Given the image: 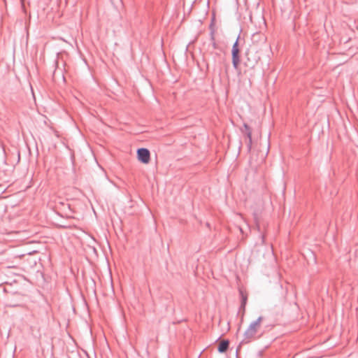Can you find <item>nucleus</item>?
Masks as SVG:
<instances>
[{
  "instance_id": "nucleus-8",
  "label": "nucleus",
  "mask_w": 358,
  "mask_h": 358,
  "mask_svg": "<svg viewBox=\"0 0 358 358\" xmlns=\"http://www.w3.org/2000/svg\"><path fill=\"white\" fill-rule=\"evenodd\" d=\"M252 145V139L251 138V139L247 140L246 146H247V149H248V152L251 151Z\"/></svg>"
},
{
  "instance_id": "nucleus-3",
  "label": "nucleus",
  "mask_w": 358,
  "mask_h": 358,
  "mask_svg": "<svg viewBox=\"0 0 358 358\" xmlns=\"http://www.w3.org/2000/svg\"><path fill=\"white\" fill-rule=\"evenodd\" d=\"M239 36L236 38V41L234 43L231 49V59L232 65L235 69H238L241 63V50L238 45Z\"/></svg>"
},
{
  "instance_id": "nucleus-7",
  "label": "nucleus",
  "mask_w": 358,
  "mask_h": 358,
  "mask_svg": "<svg viewBox=\"0 0 358 358\" xmlns=\"http://www.w3.org/2000/svg\"><path fill=\"white\" fill-rule=\"evenodd\" d=\"M248 131H252V129H251V128L250 127V126L248 124L244 123L243 124V129H241V132L243 134H248Z\"/></svg>"
},
{
  "instance_id": "nucleus-10",
  "label": "nucleus",
  "mask_w": 358,
  "mask_h": 358,
  "mask_svg": "<svg viewBox=\"0 0 358 358\" xmlns=\"http://www.w3.org/2000/svg\"><path fill=\"white\" fill-rule=\"evenodd\" d=\"M261 237H262V242L264 244V241H265V236L264 234H262Z\"/></svg>"
},
{
  "instance_id": "nucleus-2",
  "label": "nucleus",
  "mask_w": 358,
  "mask_h": 358,
  "mask_svg": "<svg viewBox=\"0 0 358 358\" xmlns=\"http://www.w3.org/2000/svg\"><path fill=\"white\" fill-rule=\"evenodd\" d=\"M263 317H259L255 321H253L250 323L248 329L244 333V339L243 341L245 343H249L252 339L255 337L258 330L261 327V323L262 322Z\"/></svg>"
},
{
  "instance_id": "nucleus-5",
  "label": "nucleus",
  "mask_w": 358,
  "mask_h": 358,
  "mask_svg": "<svg viewBox=\"0 0 358 358\" xmlns=\"http://www.w3.org/2000/svg\"><path fill=\"white\" fill-rule=\"evenodd\" d=\"M241 303L239 311L240 312L242 311L243 314H244L245 306H246L247 301H248V294L246 292L245 293L241 292Z\"/></svg>"
},
{
  "instance_id": "nucleus-1",
  "label": "nucleus",
  "mask_w": 358,
  "mask_h": 358,
  "mask_svg": "<svg viewBox=\"0 0 358 358\" xmlns=\"http://www.w3.org/2000/svg\"><path fill=\"white\" fill-rule=\"evenodd\" d=\"M210 31V43L207 45L206 52L213 57V66L216 67L217 64L221 63L222 49L219 47L215 41L214 24L212 22L209 26Z\"/></svg>"
},
{
  "instance_id": "nucleus-11",
  "label": "nucleus",
  "mask_w": 358,
  "mask_h": 358,
  "mask_svg": "<svg viewBox=\"0 0 358 358\" xmlns=\"http://www.w3.org/2000/svg\"><path fill=\"white\" fill-rule=\"evenodd\" d=\"M257 227L258 229V231H260V227H259V225L258 224H257Z\"/></svg>"
},
{
  "instance_id": "nucleus-9",
  "label": "nucleus",
  "mask_w": 358,
  "mask_h": 358,
  "mask_svg": "<svg viewBox=\"0 0 358 358\" xmlns=\"http://www.w3.org/2000/svg\"><path fill=\"white\" fill-rule=\"evenodd\" d=\"M247 138V140L252 138V131H248V134H244Z\"/></svg>"
},
{
  "instance_id": "nucleus-4",
  "label": "nucleus",
  "mask_w": 358,
  "mask_h": 358,
  "mask_svg": "<svg viewBox=\"0 0 358 358\" xmlns=\"http://www.w3.org/2000/svg\"><path fill=\"white\" fill-rule=\"evenodd\" d=\"M137 158L143 164H148L150 160V152L148 149L141 148L137 150Z\"/></svg>"
},
{
  "instance_id": "nucleus-6",
  "label": "nucleus",
  "mask_w": 358,
  "mask_h": 358,
  "mask_svg": "<svg viewBox=\"0 0 358 358\" xmlns=\"http://www.w3.org/2000/svg\"><path fill=\"white\" fill-rule=\"evenodd\" d=\"M229 342L227 340L222 341L218 346L219 352L223 353L225 352L229 348Z\"/></svg>"
}]
</instances>
